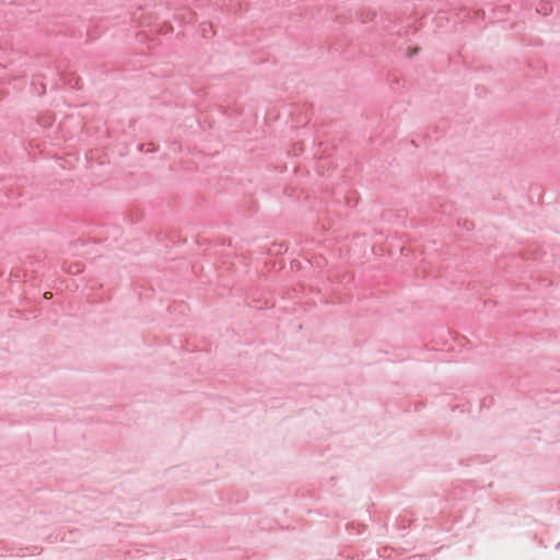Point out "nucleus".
<instances>
[{"mask_svg": "<svg viewBox=\"0 0 560 560\" xmlns=\"http://www.w3.org/2000/svg\"><path fill=\"white\" fill-rule=\"evenodd\" d=\"M82 270L81 266L80 265H77L75 267H73V270L70 268L69 271L70 272H73V273H78Z\"/></svg>", "mask_w": 560, "mask_h": 560, "instance_id": "f257e3e1", "label": "nucleus"}, {"mask_svg": "<svg viewBox=\"0 0 560 560\" xmlns=\"http://www.w3.org/2000/svg\"><path fill=\"white\" fill-rule=\"evenodd\" d=\"M82 270L81 266L80 265H77L75 267H73V270L70 268L69 271L70 272H73V273H78Z\"/></svg>", "mask_w": 560, "mask_h": 560, "instance_id": "f03ea898", "label": "nucleus"}]
</instances>
